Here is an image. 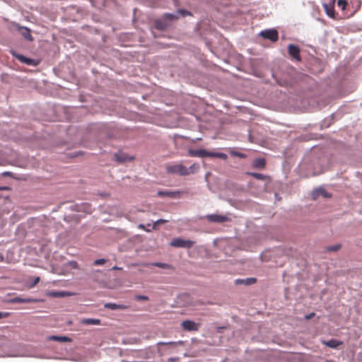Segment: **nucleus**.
I'll return each mask as SVG.
<instances>
[{
	"label": "nucleus",
	"instance_id": "nucleus-1",
	"mask_svg": "<svg viewBox=\"0 0 362 362\" xmlns=\"http://www.w3.org/2000/svg\"><path fill=\"white\" fill-rule=\"evenodd\" d=\"M165 170L170 175H177L180 176L188 175L187 167L181 163L167 164Z\"/></svg>",
	"mask_w": 362,
	"mask_h": 362
},
{
	"label": "nucleus",
	"instance_id": "nucleus-2",
	"mask_svg": "<svg viewBox=\"0 0 362 362\" xmlns=\"http://www.w3.org/2000/svg\"><path fill=\"white\" fill-rule=\"evenodd\" d=\"M194 241L190 240H184L180 238H176L171 240L170 245L175 247L189 249L194 245Z\"/></svg>",
	"mask_w": 362,
	"mask_h": 362
},
{
	"label": "nucleus",
	"instance_id": "nucleus-3",
	"mask_svg": "<svg viewBox=\"0 0 362 362\" xmlns=\"http://www.w3.org/2000/svg\"><path fill=\"white\" fill-rule=\"evenodd\" d=\"M10 52L13 57L18 59L21 62L27 65L36 66L40 64V60L26 57L23 54H18L14 50H11Z\"/></svg>",
	"mask_w": 362,
	"mask_h": 362
},
{
	"label": "nucleus",
	"instance_id": "nucleus-4",
	"mask_svg": "<svg viewBox=\"0 0 362 362\" xmlns=\"http://www.w3.org/2000/svg\"><path fill=\"white\" fill-rule=\"evenodd\" d=\"M208 221L211 223H222L224 222L229 221L230 219L226 215H219L216 214H207L204 216Z\"/></svg>",
	"mask_w": 362,
	"mask_h": 362
},
{
	"label": "nucleus",
	"instance_id": "nucleus-5",
	"mask_svg": "<svg viewBox=\"0 0 362 362\" xmlns=\"http://www.w3.org/2000/svg\"><path fill=\"white\" fill-rule=\"evenodd\" d=\"M259 35L264 39L276 42L279 38V34L275 29H267L260 32Z\"/></svg>",
	"mask_w": 362,
	"mask_h": 362
},
{
	"label": "nucleus",
	"instance_id": "nucleus-6",
	"mask_svg": "<svg viewBox=\"0 0 362 362\" xmlns=\"http://www.w3.org/2000/svg\"><path fill=\"white\" fill-rule=\"evenodd\" d=\"M14 27L22 35V36H23V37L25 40L28 41L33 40V37L30 34V30L29 28H28L27 27L21 26L17 23L14 25Z\"/></svg>",
	"mask_w": 362,
	"mask_h": 362
},
{
	"label": "nucleus",
	"instance_id": "nucleus-7",
	"mask_svg": "<svg viewBox=\"0 0 362 362\" xmlns=\"http://www.w3.org/2000/svg\"><path fill=\"white\" fill-rule=\"evenodd\" d=\"M182 327L186 331H197L199 325L192 320H185L181 323Z\"/></svg>",
	"mask_w": 362,
	"mask_h": 362
},
{
	"label": "nucleus",
	"instance_id": "nucleus-8",
	"mask_svg": "<svg viewBox=\"0 0 362 362\" xmlns=\"http://www.w3.org/2000/svg\"><path fill=\"white\" fill-rule=\"evenodd\" d=\"M188 153L192 157L205 158L209 157V151H207L205 149H189L188 151Z\"/></svg>",
	"mask_w": 362,
	"mask_h": 362
},
{
	"label": "nucleus",
	"instance_id": "nucleus-9",
	"mask_svg": "<svg viewBox=\"0 0 362 362\" xmlns=\"http://www.w3.org/2000/svg\"><path fill=\"white\" fill-rule=\"evenodd\" d=\"M180 194V191L159 190L157 192V195L160 197L177 198Z\"/></svg>",
	"mask_w": 362,
	"mask_h": 362
},
{
	"label": "nucleus",
	"instance_id": "nucleus-10",
	"mask_svg": "<svg viewBox=\"0 0 362 362\" xmlns=\"http://www.w3.org/2000/svg\"><path fill=\"white\" fill-rule=\"evenodd\" d=\"M288 54L297 60L300 59V49L298 46L294 45L293 44H290L288 46Z\"/></svg>",
	"mask_w": 362,
	"mask_h": 362
},
{
	"label": "nucleus",
	"instance_id": "nucleus-11",
	"mask_svg": "<svg viewBox=\"0 0 362 362\" xmlns=\"http://www.w3.org/2000/svg\"><path fill=\"white\" fill-rule=\"evenodd\" d=\"M114 158L119 163H124L134 159L133 156H129L124 153H117L114 155Z\"/></svg>",
	"mask_w": 362,
	"mask_h": 362
},
{
	"label": "nucleus",
	"instance_id": "nucleus-12",
	"mask_svg": "<svg viewBox=\"0 0 362 362\" xmlns=\"http://www.w3.org/2000/svg\"><path fill=\"white\" fill-rule=\"evenodd\" d=\"M319 197L327 198L330 197V194L327 192H326L322 187H319L313 191L312 197L313 199H316Z\"/></svg>",
	"mask_w": 362,
	"mask_h": 362
},
{
	"label": "nucleus",
	"instance_id": "nucleus-13",
	"mask_svg": "<svg viewBox=\"0 0 362 362\" xmlns=\"http://www.w3.org/2000/svg\"><path fill=\"white\" fill-rule=\"evenodd\" d=\"M104 308L112 310H124L127 306L122 304H117L115 303H107L104 305Z\"/></svg>",
	"mask_w": 362,
	"mask_h": 362
},
{
	"label": "nucleus",
	"instance_id": "nucleus-14",
	"mask_svg": "<svg viewBox=\"0 0 362 362\" xmlns=\"http://www.w3.org/2000/svg\"><path fill=\"white\" fill-rule=\"evenodd\" d=\"M169 25V23L166 21V20H164V18L162 17L161 19H157L155 21V26L157 29L160 30H165Z\"/></svg>",
	"mask_w": 362,
	"mask_h": 362
},
{
	"label": "nucleus",
	"instance_id": "nucleus-15",
	"mask_svg": "<svg viewBox=\"0 0 362 362\" xmlns=\"http://www.w3.org/2000/svg\"><path fill=\"white\" fill-rule=\"evenodd\" d=\"M36 299L30 298H20V297H16L14 298H12L11 300V303H34L36 302Z\"/></svg>",
	"mask_w": 362,
	"mask_h": 362
},
{
	"label": "nucleus",
	"instance_id": "nucleus-16",
	"mask_svg": "<svg viewBox=\"0 0 362 362\" xmlns=\"http://www.w3.org/2000/svg\"><path fill=\"white\" fill-rule=\"evenodd\" d=\"M266 160L264 158H258L253 160L252 167L257 169H263L265 167Z\"/></svg>",
	"mask_w": 362,
	"mask_h": 362
},
{
	"label": "nucleus",
	"instance_id": "nucleus-17",
	"mask_svg": "<svg viewBox=\"0 0 362 362\" xmlns=\"http://www.w3.org/2000/svg\"><path fill=\"white\" fill-rule=\"evenodd\" d=\"M256 282L255 278H246V279H238L235 281V284L236 285L244 284V285H251Z\"/></svg>",
	"mask_w": 362,
	"mask_h": 362
},
{
	"label": "nucleus",
	"instance_id": "nucleus-18",
	"mask_svg": "<svg viewBox=\"0 0 362 362\" xmlns=\"http://www.w3.org/2000/svg\"><path fill=\"white\" fill-rule=\"evenodd\" d=\"M323 8L326 14L332 18H334V10L333 6L323 4Z\"/></svg>",
	"mask_w": 362,
	"mask_h": 362
},
{
	"label": "nucleus",
	"instance_id": "nucleus-19",
	"mask_svg": "<svg viewBox=\"0 0 362 362\" xmlns=\"http://www.w3.org/2000/svg\"><path fill=\"white\" fill-rule=\"evenodd\" d=\"M81 323L83 325H100V320L94 318H85L81 320Z\"/></svg>",
	"mask_w": 362,
	"mask_h": 362
},
{
	"label": "nucleus",
	"instance_id": "nucleus-20",
	"mask_svg": "<svg viewBox=\"0 0 362 362\" xmlns=\"http://www.w3.org/2000/svg\"><path fill=\"white\" fill-rule=\"evenodd\" d=\"M326 346L328 347L336 349L337 348L340 344H341V341H339L337 339H330L324 343Z\"/></svg>",
	"mask_w": 362,
	"mask_h": 362
},
{
	"label": "nucleus",
	"instance_id": "nucleus-21",
	"mask_svg": "<svg viewBox=\"0 0 362 362\" xmlns=\"http://www.w3.org/2000/svg\"><path fill=\"white\" fill-rule=\"evenodd\" d=\"M163 17L164 18V20H166V21L168 23V21H172L177 20L179 17L177 13H165Z\"/></svg>",
	"mask_w": 362,
	"mask_h": 362
},
{
	"label": "nucleus",
	"instance_id": "nucleus-22",
	"mask_svg": "<svg viewBox=\"0 0 362 362\" xmlns=\"http://www.w3.org/2000/svg\"><path fill=\"white\" fill-rule=\"evenodd\" d=\"M209 157H215L218 158L223 160H226L228 158V156L224 153H215V152H209Z\"/></svg>",
	"mask_w": 362,
	"mask_h": 362
},
{
	"label": "nucleus",
	"instance_id": "nucleus-23",
	"mask_svg": "<svg viewBox=\"0 0 362 362\" xmlns=\"http://www.w3.org/2000/svg\"><path fill=\"white\" fill-rule=\"evenodd\" d=\"M151 265L152 266H154V267H157L158 268H161V269H170L171 267V266L168 264H166V263H163V262H153L151 264Z\"/></svg>",
	"mask_w": 362,
	"mask_h": 362
},
{
	"label": "nucleus",
	"instance_id": "nucleus-24",
	"mask_svg": "<svg viewBox=\"0 0 362 362\" xmlns=\"http://www.w3.org/2000/svg\"><path fill=\"white\" fill-rule=\"evenodd\" d=\"M199 169V165L194 163L189 168H187L188 175L194 173Z\"/></svg>",
	"mask_w": 362,
	"mask_h": 362
},
{
	"label": "nucleus",
	"instance_id": "nucleus-25",
	"mask_svg": "<svg viewBox=\"0 0 362 362\" xmlns=\"http://www.w3.org/2000/svg\"><path fill=\"white\" fill-rule=\"evenodd\" d=\"M182 344V341H179L177 342H175V341H168V342H164V341H159L158 342V345H170V346H176L177 344Z\"/></svg>",
	"mask_w": 362,
	"mask_h": 362
},
{
	"label": "nucleus",
	"instance_id": "nucleus-26",
	"mask_svg": "<svg viewBox=\"0 0 362 362\" xmlns=\"http://www.w3.org/2000/svg\"><path fill=\"white\" fill-rule=\"evenodd\" d=\"M250 175L252 177H254L255 178L259 180H264L267 177L266 175L261 174V173H250Z\"/></svg>",
	"mask_w": 362,
	"mask_h": 362
},
{
	"label": "nucleus",
	"instance_id": "nucleus-27",
	"mask_svg": "<svg viewBox=\"0 0 362 362\" xmlns=\"http://www.w3.org/2000/svg\"><path fill=\"white\" fill-rule=\"evenodd\" d=\"M52 296L54 297H64L69 296V293L65 291H55L52 293Z\"/></svg>",
	"mask_w": 362,
	"mask_h": 362
},
{
	"label": "nucleus",
	"instance_id": "nucleus-28",
	"mask_svg": "<svg viewBox=\"0 0 362 362\" xmlns=\"http://www.w3.org/2000/svg\"><path fill=\"white\" fill-rule=\"evenodd\" d=\"M234 195H238L239 192L244 190V187L240 185H233Z\"/></svg>",
	"mask_w": 362,
	"mask_h": 362
},
{
	"label": "nucleus",
	"instance_id": "nucleus-29",
	"mask_svg": "<svg viewBox=\"0 0 362 362\" xmlns=\"http://www.w3.org/2000/svg\"><path fill=\"white\" fill-rule=\"evenodd\" d=\"M177 15H181L182 16H191L192 13L190 11L184 10V9H179L177 11Z\"/></svg>",
	"mask_w": 362,
	"mask_h": 362
},
{
	"label": "nucleus",
	"instance_id": "nucleus-30",
	"mask_svg": "<svg viewBox=\"0 0 362 362\" xmlns=\"http://www.w3.org/2000/svg\"><path fill=\"white\" fill-rule=\"evenodd\" d=\"M168 221V220L163 219V218H160V219L157 220V221L153 223V229H156V226H157L158 225L161 224V223H167Z\"/></svg>",
	"mask_w": 362,
	"mask_h": 362
},
{
	"label": "nucleus",
	"instance_id": "nucleus-31",
	"mask_svg": "<svg viewBox=\"0 0 362 362\" xmlns=\"http://www.w3.org/2000/svg\"><path fill=\"white\" fill-rule=\"evenodd\" d=\"M107 260L104 258L98 259L94 261V265L98 266V265H103L104 264Z\"/></svg>",
	"mask_w": 362,
	"mask_h": 362
},
{
	"label": "nucleus",
	"instance_id": "nucleus-32",
	"mask_svg": "<svg viewBox=\"0 0 362 362\" xmlns=\"http://www.w3.org/2000/svg\"><path fill=\"white\" fill-rule=\"evenodd\" d=\"M337 4L339 7L341 8L342 10H344L346 6V0H338Z\"/></svg>",
	"mask_w": 362,
	"mask_h": 362
},
{
	"label": "nucleus",
	"instance_id": "nucleus-33",
	"mask_svg": "<svg viewBox=\"0 0 362 362\" xmlns=\"http://www.w3.org/2000/svg\"><path fill=\"white\" fill-rule=\"evenodd\" d=\"M340 247V245H335L327 247V251H337Z\"/></svg>",
	"mask_w": 362,
	"mask_h": 362
},
{
	"label": "nucleus",
	"instance_id": "nucleus-34",
	"mask_svg": "<svg viewBox=\"0 0 362 362\" xmlns=\"http://www.w3.org/2000/svg\"><path fill=\"white\" fill-rule=\"evenodd\" d=\"M134 298L136 300H148V297L147 296H143V295H136L134 297Z\"/></svg>",
	"mask_w": 362,
	"mask_h": 362
},
{
	"label": "nucleus",
	"instance_id": "nucleus-35",
	"mask_svg": "<svg viewBox=\"0 0 362 362\" xmlns=\"http://www.w3.org/2000/svg\"><path fill=\"white\" fill-rule=\"evenodd\" d=\"M230 154L232 156L240 157V158H245V154H243L242 153H240V152H238V151H232L230 152Z\"/></svg>",
	"mask_w": 362,
	"mask_h": 362
},
{
	"label": "nucleus",
	"instance_id": "nucleus-36",
	"mask_svg": "<svg viewBox=\"0 0 362 362\" xmlns=\"http://www.w3.org/2000/svg\"><path fill=\"white\" fill-rule=\"evenodd\" d=\"M58 341H62V342H66V341H70L71 339L69 337H66V336H61V337L59 336V340Z\"/></svg>",
	"mask_w": 362,
	"mask_h": 362
},
{
	"label": "nucleus",
	"instance_id": "nucleus-37",
	"mask_svg": "<svg viewBox=\"0 0 362 362\" xmlns=\"http://www.w3.org/2000/svg\"><path fill=\"white\" fill-rule=\"evenodd\" d=\"M8 315H9L8 313L0 312V319L6 317L7 316H8Z\"/></svg>",
	"mask_w": 362,
	"mask_h": 362
},
{
	"label": "nucleus",
	"instance_id": "nucleus-38",
	"mask_svg": "<svg viewBox=\"0 0 362 362\" xmlns=\"http://www.w3.org/2000/svg\"><path fill=\"white\" fill-rule=\"evenodd\" d=\"M315 314L314 313H310V314H308V315H306L305 316V319H306V320H310V319H311L313 316H315Z\"/></svg>",
	"mask_w": 362,
	"mask_h": 362
},
{
	"label": "nucleus",
	"instance_id": "nucleus-39",
	"mask_svg": "<svg viewBox=\"0 0 362 362\" xmlns=\"http://www.w3.org/2000/svg\"><path fill=\"white\" fill-rule=\"evenodd\" d=\"M12 175V173L11 172H8V171H5L4 173H2V175L6 177V176H11Z\"/></svg>",
	"mask_w": 362,
	"mask_h": 362
},
{
	"label": "nucleus",
	"instance_id": "nucleus-40",
	"mask_svg": "<svg viewBox=\"0 0 362 362\" xmlns=\"http://www.w3.org/2000/svg\"><path fill=\"white\" fill-rule=\"evenodd\" d=\"M39 281H40V277L35 278V279L34 280L31 286H34L35 284H37L39 282Z\"/></svg>",
	"mask_w": 362,
	"mask_h": 362
},
{
	"label": "nucleus",
	"instance_id": "nucleus-41",
	"mask_svg": "<svg viewBox=\"0 0 362 362\" xmlns=\"http://www.w3.org/2000/svg\"><path fill=\"white\" fill-rule=\"evenodd\" d=\"M111 270H121L122 269V267H119L117 266H114L112 267L111 269Z\"/></svg>",
	"mask_w": 362,
	"mask_h": 362
},
{
	"label": "nucleus",
	"instance_id": "nucleus-42",
	"mask_svg": "<svg viewBox=\"0 0 362 362\" xmlns=\"http://www.w3.org/2000/svg\"><path fill=\"white\" fill-rule=\"evenodd\" d=\"M51 339H54V340L58 341L59 340V336H52V337H51Z\"/></svg>",
	"mask_w": 362,
	"mask_h": 362
},
{
	"label": "nucleus",
	"instance_id": "nucleus-43",
	"mask_svg": "<svg viewBox=\"0 0 362 362\" xmlns=\"http://www.w3.org/2000/svg\"><path fill=\"white\" fill-rule=\"evenodd\" d=\"M83 207L84 208V209H86V208H88V205L85 204Z\"/></svg>",
	"mask_w": 362,
	"mask_h": 362
},
{
	"label": "nucleus",
	"instance_id": "nucleus-44",
	"mask_svg": "<svg viewBox=\"0 0 362 362\" xmlns=\"http://www.w3.org/2000/svg\"><path fill=\"white\" fill-rule=\"evenodd\" d=\"M139 227L140 228H144V225L141 224V225H139Z\"/></svg>",
	"mask_w": 362,
	"mask_h": 362
},
{
	"label": "nucleus",
	"instance_id": "nucleus-45",
	"mask_svg": "<svg viewBox=\"0 0 362 362\" xmlns=\"http://www.w3.org/2000/svg\"><path fill=\"white\" fill-rule=\"evenodd\" d=\"M207 177H209V173L206 175V179L207 178Z\"/></svg>",
	"mask_w": 362,
	"mask_h": 362
}]
</instances>
